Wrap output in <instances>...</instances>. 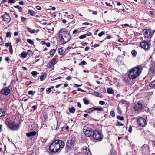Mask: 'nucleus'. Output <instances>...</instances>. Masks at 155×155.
I'll return each instance as SVG.
<instances>
[{"instance_id": "41", "label": "nucleus", "mask_w": 155, "mask_h": 155, "mask_svg": "<svg viewBox=\"0 0 155 155\" xmlns=\"http://www.w3.org/2000/svg\"><path fill=\"white\" fill-rule=\"evenodd\" d=\"M110 115L113 117H114L115 116V113L114 111H111L110 112Z\"/></svg>"}, {"instance_id": "21", "label": "nucleus", "mask_w": 155, "mask_h": 155, "mask_svg": "<svg viewBox=\"0 0 155 155\" xmlns=\"http://www.w3.org/2000/svg\"><path fill=\"white\" fill-rule=\"evenodd\" d=\"M69 111L72 113H74L75 111V109L73 107L71 108H69Z\"/></svg>"}, {"instance_id": "40", "label": "nucleus", "mask_w": 155, "mask_h": 155, "mask_svg": "<svg viewBox=\"0 0 155 155\" xmlns=\"http://www.w3.org/2000/svg\"><path fill=\"white\" fill-rule=\"evenodd\" d=\"M86 37V35L85 34H84L80 36L79 37V38L80 39H83L85 38Z\"/></svg>"}, {"instance_id": "54", "label": "nucleus", "mask_w": 155, "mask_h": 155, "mask_svg": "<svg viewBox=\"0 0 155 155\" xmlns=\"http://www.w3.org/2000/svg\"><path fill=\"white\" fill-rule=\"evenodd\" d=\"M116 125L118 126H123L124 124L121 122H118L117 123Z\"/></svg>"}, {"instance_id": "64", "label": "nucleus", "mask_w": 155, "mask_h": 155, "mask_svg": "<svg viewBox=\"0 0 155 155\" xmlns=\"http://www.w3.org/2000/svg\"><path fill=\"white\" fill-rule=\"evenodd\" d=\"M45 44L48 47H49L50 46V43L49 42L46 43Z\"/></svg>"}, {"instance_id": "28", "label": "nucleus", "mask_w": 155, "mask_h": 155, "mask_svg": "<svg viewBox=\"0 0 155 155\" xmlns=\"http://www.w3.org/2000/svg\"><path fill=\"white\" fill-rule=\"evenodd\" d=\"M150 87H155V80L152 81L150 84Z\"/></svg>"}, {"instance_id": "2", "label": "nucleus", "mask_w": 155, "mask_h": 155, "mask_svg": "<svg viewBox=\"0 0 155 155\" xmlns=\"http://www.w3.org/2000/svg\"><path fill=\"white\" fill-rule=\"evenodd\" d=\"M144 67V66L139 65L131 69L129 71V78L132 79L137 78L140 74Z\"/></svg>"}, {"instance_id": "48", "label": "nucleus", "mask_w": 155, "mask_h": 155, "mask_svg": "<svg viewBox=\"0 0 155 155\" xmlns=\"http://www.w3.org/2000/svg\"><path fill=\"white\" fill-rule=\"evenodd\" d=\"M28 94L29 95H33L34 94L32 91H30L28 92Z\"/></svg>"}, {"instance_id": "58", "label": "nucleus", "mask_w": 155, "mask_h": 155, "mask_svg": "<svg viewBox=\"0 0 155 155\" xmlns=\"http://www.w3.org/2000/svg\"><path fill=\"white\" fill-rule=\"evenodd\" d=\"M78 30H74L73 31V34H76L78 32Z\"/></svg>"}, {"instance_id": "53", "label": "nucleus", "mask_w": 155, "mask_h": 155, "mask_svg": "<svg viewBox=\"0 0 155 155\" xmlns=\"http://www.w3.org/2000/svg\"><path fill=\"white\" fill-rule=\"evenodd\" d=\"M35 8L39 10H40L41 9V7L38 6H36Z\"/></svg>"}, {"instance_id": "8", "label": "nucleus", "mask_w": 155, "mask_h": 155, "mask_svg": "<svg viewBox=\"0 0 155 155\" xmlns=\"http://www.w3.org/2000/svg\"><path fill=\"white\" fill-rule=\"evenodd\" d=\"M138 124L142 127H144L146 125V122L145 119L143 118H139L137 120Z\"/></svg>"}, {"instance_id": "56", "label": "nucleus", "mask_w": 155, "mask_h": 155, "mask_svg": "<svg viewBox=\"0 0 155 155\" xmlns=\"http://www.w3.org/2000/svg\"><path fill=\"white\" fill-rule=\"evenodd\" d=\"M85 35H86V37L87 36H90L91 35V33L89 32H87V33L86 34H85Z\"/></svg>"}, {"instance_id": "42", "label": "nucleus", "mask_w": 155, "mask_h": 155, "mask_svg": "<svg viewBox=\"0 0 155 155\" xmlns=\"http://www.w3.org/2000/svg\"><path fill=\"white\" fill-rule=\"evenodd\" d=\"M105 34V31H102L98 35L99 37H101L103 35H104Z\"/></svg>"}, {"instance_id": "43", "label": "nucleus", "mask_w": 155, "mask_h": 155, "mask_svg": "<svg viewBox=\"0 0 155 155\" xmlns=\"http://www.w3.org/2000/svg\"><path fill=\"white\" fill-rule=\"evenodd\" d=\"M11 33L10 32H7L6 33V36L7 37H11Z\"/></svg>"}, {"instance_id": "50", "label": "nucleus", "mask_w": 155, "mask_h": 155, "mask_svg": "<svg viewBox=\"0 0 155 155\" xmlns=\"http://www.w3.org/2000/svg\"><path fill=\"white\" fill-rule=\"evenodd\" d=\"M5 60L8 63H9V61L10 60V58L9 57H6L5 58Z\"/></svg>"}, {"instance_id": "33", "label": "nucleus", "mask_w": 155, "mask_h": 155, "mask_svg": "<svg viewBox=\"0 0 155 155\" xmlns=\"http://www.w3.org/2000/svg\"><path fill=\"white\" fill-rule=\"evenodd\" d=\"M83 101L84 103L86 105H88L89 104V102L88 100H87L86 99H83Z\"/></svg>"}, {"instance_id": "61", "label": "nucleus", "mask_w": 155, "mask_h": 155, "mask_svg": "<svg viewBox=\"0 0 155 155\" xmlns=\"http://www.w3.org/2000/svg\"><path fill=\"white\" fill-rule=\"evenodd\" d=\"M16 43H17L18 42H19L21 41V39L19 38H18L16 40Z\"/></svg>"}, {"instance_id": "55", "label": "nucleus", "mask_w": 155, "mask_h": 155, "mask_svg": "<svg viewBox=\"0 0 155 155\" xmlns=\"http://www.w3.org/2000/svg\"><path fill=\"white\" fill-rule=\"evenodd\" d=\"M51 91V88H48L47 89L46 92H50Z\"/></svg>"}, {"instance_id": "51", "label": "nucleus", "mask_w": 155, "mask_h": 155, "mask_svg": "<svg viewBox=\"0 0 155 155\" xmlns=\"http://www.w3.org/2000/svg\"><path fill=\"white\" fill-rule=\"evenodd\" d=\"M74 87H81V85H78V84H74Z\"/></svg>"}, {"instance_id": "13", "label": "nucleus", "mask_w": 155, "mask_h": 155, "mask_svg": "<svg viewBox=\"0 0 155 155\" xmlns=\"http://www.w3.org/2000/svg\"><path fill=\"white\" fill-rule=\"evenodd\" d=\"M75 144V142L74 140H70L67 143L66 149L67 150L73 148Z\"/></svg>"}, {"instance_id": "49", "label": "nucleus", "mask_w": 155, "mask_h": 155, "mask_svg": "<svg viewBox=\"0 0 155 155\" xmlns=\"http://www.w3.org/2000/svg\"><path fill=\"white\" fill-rule=\"evenodd\" d=\"M132 131V127L131 126H130L129 127L128 131L129 133H130Z\"/></svg>"}, {"instance_id": "10", "label": "nucleus", "mask_w": 155, "mask_h": 155, "mask_svg": "<svg viewBox=\"0 0 155 155\" xmlns=\"http://www.w3.org/2000/svg\"><path fill=\"white\" fill-rule=\"evenodd\" d=\"M58 61V59L54 58L49 61V64L47 65L48 67V68H50L54 66L56 63Z\"/></svg>"}, {"instance_id": "4", "label": "nucleus", "mask_w": 155, "mask_h": 155, "mask_svg": "<svg viewBox=\"0 0 155 155\" xmlns=\"http://www.w3.org/2000/svg\"><path fill=\"white\" fill-rule=\"evenodd\" d=\"M5 124L11 130H16L18 129V124L11 120L9 118L6 119Z\"/></svg>"}, {"instance_id": "24", "label": "nucleus", "mask_w": 155, "mask_h": 155, "mask_svg": "<svg viewBox=\"0 0 155 155\" xmlns=\"http://www.w3.org/2000/svg\"><path fill=\"white\" fill-rule=\"evenodd\" d=\"M56 50L55 49H53L51 50L50 52V55L51 56H52L55 53Z\"/></svg>"}, {"instance_id": "47", "label": "nucleus", "mask_w": 155, "mask_h": 155, "mask_svg": "<svg viewBox=\"0 0 155 155\" xmlns=\"http://www.w3.org/2000/svg\"><path fill=\"white\" fill-rule=\"evenodd\" d=\"M26 18L24 17H23L22 16L21 17V21L22 22H24L26 20Z\"/></svg>"}, {"instance_id": "36", "label": "nucleus", "mask_w": 155, "mask_h": 155, "mask_svg": "<svg viewBox=\"0 0 155 155\" xmlns=\"http://www.w3.org/2000/svg\"><path fill=\"white\" fill-rule=\"evenodd\" d=\"M67 17L71 19H72L73 18H74V17L72 14H71V15H67Z\"/></svg>"}, {"instance_id": "59", "label": "nucleus", "mask_w": 155, "mask_h": 155, "mask_svg": "<svg viewBox=\"0 0 155 155\" xmlns=\"http://www.w3.org/2000/svg\"><path fill=\"white\" fill-rule=\"evenodd\" d=\"M77 105H78V107H80V108L81 107V105L79 102H78L77 103Z\"/></svg>"}, {"instance_id": "37", "label": "nucleus", "mask_w": 155, "mask_h": 155, "mask_svg": "<svg viewBox=\"0 0 155 155\" xmlns=\"http://www.w3.org/2000/svg\"><path fill=\"white\" fill-rule=\"evenodd\" d=\"M94 111L95 110H99L100 111H102L104 110L102 108L98 107V108H94Z\"/></svg>"}, {"instance_id": "27", "label": "nucleus", "mask_w": 155, "mask_h": 155, "mask_svg": "<svg viewBox=\"0 0 155 155\" xmlns=\"http://www.w3.org/2000/svg\"><path fill=\"white\" fill-rule=\"evenodd\" d=\"M26 53L27 55H28L29 56H32L33 54L32 51L31 50H28Z\"/></svg>"}, {"instance_id": "7", "label": "nucleus", "mask_w": 155, "mask_h": 155, "mask_svg": "<svg viewBox=\"0 0 155 155\" xmlns=\"http://www.w3.org/2000/svg\"><path fill=\"white\" fill-rule=\"evenodd\" d=\"M92 137L97 140H101L102 138V136L101 133L99 131L95 130L93 133Z\"/></svg>"}, {"instance_id": "16", "label": "nucleus", "mask_w": 155, "mask_h": 155, "mask_svg": "<svg viewBox=\"0 0 155 155\" xmlns=\"http://www.w3.org/2000/svg\"><path fill=\"white\" fill-rule=\"evenodd\" d=\"M81 150L82 153L86 154L87 155H90L91 154V152L89 148L87 146H85L82 147Z\"/></svg>"}, {"instance_id": "29", "label": "nucleus", "mask_w": 155, "mask_h": 155, "mask_svg": "<svg viewBox=\"0 0 155 155\" xmlns=\"http://www.w3.org/2000/svg\"><path fill=\"white\" fill-rule=\"evenodd\" d=\"M21 57L25 58L26 57L27 54L26 53L24 52L21 53Z\"/></svg>"}, {"instance_id": "32", "label": "nucleus", "mask_w": 155, "mask_h": 155, "mask_svg": "<svg viewBox=\"0 0 155 155\" xmlns=\"http://www.w3.org/2000/svg\"><path fill=\"white\" fill-rule=\"evenodd\" d=\"M131 54L133 56L135 57L137 55V52L135 50H133L131 51Z\"/></svg>"}, {"instance_id": "26", "label": "nucleus", "mask_w": 155, "mask_h": 155, "mask_svg": "<svg viewBox=\"0 0 155 155\" xmlns=\"http://www.w3.org/2000/svg\"><path fill=\"white\" fill-rule=\"evenodd\" d=\"M107 91L108 93L109 94H112L113 92V91L111 88H109L107 89Z\"/></svg>"}, {"instance_id": "11", "label": "nucleus", "mask_w": 155, "mask_h": 155, "mask_svg": "<svg viewBox=\"0 0 155 155\" xmlns=\"http://www.w3.org/2000/svg\"><path fill=\"white\" fill-rule=\"evenodd\" d=\"M150 43L149 41V42H148L144 40L140 43L141 47L145 50L148 49L150 47Z\"/></svg>"}, {"instance_id": "25", "label": "nucleus", "mask_w": 155, "mask_h": 155, "mask_svg": "<svg viewBox=\"0 0 155 155\" xmlns=\"http://www.w3.org/2000/svg\"><path fill=\"white\" fill-rule=\"evenodd\" d=\"M28 13L31 16H33L35 15V13L33 11L28 10Z\"/></svg>"}, {"instance_id": "30", "label": "nucleus", "mask_w": 155, "mask_h": 155, "mask_svg": "<svg viewBox=\"0 0 155 155\" xmlns=\"http://www.w3.org/2000/svg\"><path fill=\"white\" fill-rule=\"evenodd\" d=\"M14 7L15 8H17L18 9L19 11L20 12H21L22 11V9L21 7L19 5H17L16 6H15Z\"/></svg>"}, {"instance_id": "45", "label": "nucleus", "mask_w": 155, "mask_h": 155, "mask_svg": "<svg viewBox=\"0 0 155 155\" xmlns=\"http://www.w3.org/2000/svg\"><path fill=\"white\" fill-rule=\"evenodd\" d=\"M99 104L100 105H103L105 104V102L104 101H99Z\"/></svg>"}, {"instance_id": "5", "label": "nucleus", "mask_w": 155, "mask_h": 155, "mask_svg": "<svg viewBox=\"0 0 155 155\" xmlns=\"http://www.w3.org/2000/svg\"><path fill=\"white\" fill-rule=\"evenodd\" d=\"M83 130V132L87 136L92 137L94 131L92 129L85 126L84 127Z\"/></svg>"}, {"instance_id": "62", "label": "nucleus", "mask_w": 155, "mask_h": 155, "mask_svg": "<svg viewBox=\"0 0 155 155\" xmlns=\"http://www.w3.org/2000/svg\"><path fill=\"white\" fill-rule=\"evenodd\" d=\"M90 49V48L88 47H86L85 48V51H88Z\"/></svg>"}, {"instance_id": "39", "label": "nucleus", "mask_w": 155, "mask_h": 155, "mask_svg": "<svg viewBox=\"0 0 155 155\" xmlns=\"http://www.w3.org/2000/svg\"><path fill=\"white\" fill-rule=\"evenodd\" d=\"M9 52L11 54H12L13 52L12 48V46L11 45L9 46Z\"/></svg>"}, {"instance_id": "18", "label": "nucleus", "mask_w": 155, "mask_h": 155, "mask_svg": "<svg viewBox=\"0 0 155 155\" xmlns=\"http://www.w3.org/2000/svg\"><path fill=\"white\" fill-rule=\"evenodd\" d=\"M36 132L34 131H32L30 133H26V135L27 137H31L32 136H34L36 135Z\"/></svg>"}, {"instance_id": "9", "label": "nucleus", "mask_w": 155, "mask_h": 155, "mask_svg": "<svg viewBox=\"0 0 155 155\" xmlns=\"http://www.w3.org/2000/svg\"><path fill=\"white\" fill-rule=\"evenodd\" d=\"M143 109V106L142 104L138 103L135 104L133 107V109L135 111L140 112Z\"/></svg>"}, {"instance_id": "15", "label": "nucleus", "mask_w": 155, "mask_h": 155, "mask_svg": "<svg viewBox=\"0 0 155 155\" xmlns=\"http://www.w3.org/2000/svg\"><path fill=\"white\" fill-rule=\"evenodd\" d=\"M149 73H151L152 76L155 75V63L151 64L150 68Z\"/></svg>"}, {"instance_id": "34", "label": "nucleus", "mask_w": 155, "mask_h": 155, "mask_svg": "<svg viewBox=\"0 0 155 155\" xmlns=\"http://www.w3.org/2000/svg\"><path fill=\"white\" fill-rule=\"evenodd\" d=\"M27 41L28 43H29V44H31V45H33L34 42L32 40L30 39H28L27 40Z\"/></svg>"}, {"instance_id": "14", "label": "nucleus", "mask_w": 155, "mask_h": 155, "mask_svg": "<svg viewBox=\"0 0 155 155\" xmlns=\"http://www.w3.org/2000/svg\"><path fill=\"white\" fill-rule=\"evenodd\" d=\"M10 90L7 87L2 89L0 91V93L3 95L7 96L10 93Z\"/></svg>"}, {"instance_id": "1", "label": "nucleus", "mask_w": 155, "mask_h": 155, "mask_svg": "<svg viewBox=\"0 0 155 155\" xmlns=\"http://www.w3.org/2000/svg\"><path fill=\"white\" fill-rule=\"evenodd\" d=\"M65 145L64 142L61 140H56L53 141L49 146L51 152L56 153L61 150Z\"/></svg>"}, {"instance_id": "19", "label": "nucleus", "mask_w": 155, "mask_h": 155, "mask_svg": "<svg viewBox=\"0 0 155 155\" xmlns=\"http://www.w3.org/2000/svg\"><path fill=\"white\" fill-rule=\"evenodd\" d=\"M94 111V107H92V108H89L87 110H85L84 111V112H85L87 113H91L93 112Z\"/></svg>"}, {"instance_id": "46", "label": "nucleus", "mask_w": 155, "mask_h": 155, "mask_svg": "<svg viewBox=\"0 0 155 155\" xmlns=\"http://www.w3.org/2000/svg\"><path fill=\"white\" fill-rule=\"evenodd\" d=\"M15 2L16 0H9L8 3L12 4Z\"/></svg>"}, {"instance_id": "31", "label": "nucleus", "mask_w": 155, "mask_h": 155, "mask_svg": "<svg viewBox=\"0 0 155 155\" xmlns=\"http://www.w3.org/2000/svg\"><path fill=\"white\" fill-rule=\"evenodd\" d=\"M94 95L98 97H101L102 96V95L101 94L97 92H95Z\"/></svg>"}, {"instance_id": "63", "label": "nucleus", "mask_w": 155, "mask_h": 155, "mask_svg": "<svg viewBox=\"0 0 155 155\" xmlns=\"http://www.w3.org/2000/svg\"><path fill=\"white\" fill-rule=\"evenodd\" d=\"M99 46V45L98 44H95L93 46H94V47L96 48V47H98Z\"/></svg>"}, {"instance_id": "38", "label": "nucleus", "mask_w": 155, "mask_h": 155, "mask_svg": "<svg viewBox=\"0 0 155 155\" xmlns=\"http://www.w3.org/2000/svg\"><path fill=\"white\" fill-rule=\"evenodd\" d=\"M117 119L119 120H124V118L122 117H121L119 115H117Z\"/></svg>"}, {"instance_id": "35", "label": "nucleus", "mask_w": 155, "mask_h": 155, "mask_svg": "<svg viewBox=\"0 0 155 155\" xmlns=\"http://www.w3.org/2000/svg\"><path fill=\"white\" fill-rule=\"evenodd\" d=\"M87 63L86 62L84 61H82L79 64V65H85Z\"/></svg>"}, {"instance_id": "20", "label": "nucleus", "mask_w": 155, "mask_h": 155, "mask_svg": "<svg viewBox=\"0 0 155 155\" xmlns=\"http://www.w3.org/2000/svg\"><path fill=\"white\" fill-rule=\"evenodd\" d=\"M46 77V74L45 73H44L40 77V79L41 81L44 80Z\"/></svg>"}, {"instance_id": "57", "label": "nucleus", "mask_w": 155, "mask_h": 155, "mask_svg": "<svg viewBox=\"0 0 155 155\" xmlns=\"http://www.w3.org/2000/svg\"><path fill=\"white\" fill-rule=\"evenodd\" d=\"M37 106L36 105L33 106L32 107V108L33 109V110H35L37 108Z\"/></svg>"}, {"instance_id": "17", "label": "nucleus", "mask_w": 155, "mask_h": 155, "mask_svg": "<svg viewBox=\"0 0 155 155\" xmlns=\"http://www.w3.org/2000/svg\"><path fill=\"white\" fill-rule=\"evenodd\" d=\"M141 149L144 153H147L149 152V147L147 145H143L141 147Z\"/></svg>"}, {"instance_id": "60", "label": "nucleus", "mask_w": 155, "mask_h": 155, "mask_svg": "<svg viewBox=\"0 0 155 155\" xmlns=\"http://www.w3.org/2000/svg\"><path fill=\"white\" fill-rule=\"evenodd\" d=\"M78 91H81V92H85V91H84V90H83L81 89L80 88H78Z\"/></svg>"}, {"instance_id": "52", "label": "nucleus", "mask_w": 155, "mask_h": 155, "mask_svg": "<svg viewBox=\"0 0 155 155\" xmlns=\"http://www.w3.org/2000/svg\"><path fill=\"white\" fill-rule=\"evenodd\" d=\"M31 83V82L30 81H27L26 83H25V84H26V85H29Z\"/></svg>"}, {"instance_id": "44", "label": "nucleus", "mask_w": 155, "mask_h": 155, "mask_svg": "<svg viewBox=\"0 0 155 155\" xmlns=\"http://www.w3.org/2000/svg\"><path fill=\"white\" fill-rule=\"evenodd\" d=\"M31 74L33 76H36L37 74V73L36 71H33L32 72Z\"/></svg>"}, {"instance_id": "23", "label": "nucleus", "mask_w": 155, "mask_h": 155, "mask_svg": "<svg viewBox=\"0 0 155 155\" xmlns=\"http://www.w3.org/2000/svg\"><path fill=\"white\" fill-rule=\"evenodd\" d=\"M28 31L30 32L31 33H35L36 31L35 29H32L31 28H27Z\"/></svg>"}, {"instance_id": "6", "label": "nucleus", "mask_w": 155, "mask_h": 155, "mask_svg": "<svg viewBox=\"0 0 155 155\" xmlns=\"http://www.w3.org/2000/svg\"><path fill=\"white\" fill-rule=\"evenodd\" d=\"M143 33L145 38L150 39L152 37L153 33H152L149 29H144L143 31Z\"/></svg>"}, {"instance_id": "22", "label": "nucleus", "mask_w": 155, "mask_h": 155, "mask_svg": "<svg viewBox=\"0 0 155 155\" xmlns=\"http://www.w3.org/2000/svg\"><path fill=\"white\" fill-rule=\"evenodd\" d=\"M58 52L61 55H63L64 53V52H63V49L61 48H58Z\"/></svg>"}, {"instance_id": "12", "label": "nucleus", "mask_w": 155, "mask_h": 155, "mask_svg": "<svg viewBox=\"0 0 155 155\" xmlns=\"http://www.w3.org/2000/svg\"><path fill=\"white\" fill-rule=\"evenodd\" d=\"M3 20L7 23H8L11 20V18L9 14L7 12H5V14L1 16Z\"/></svg>"}, {"instance_id": "3", "label": "nucleus", "mask_w": 155, "mask_h": 155, "mask_svg": "<svg viewBox=\"0 0 155 155\" xmlns=\"http://www.w3.org/2000/svg\"><path fill=\"white\" fill-rule=\"evenodd\" d=\"M60 37H61V40L64 43L68 42L71 39V37L68 32L64 29H61L59 32Z\"/></svg>"}]
</instances>
